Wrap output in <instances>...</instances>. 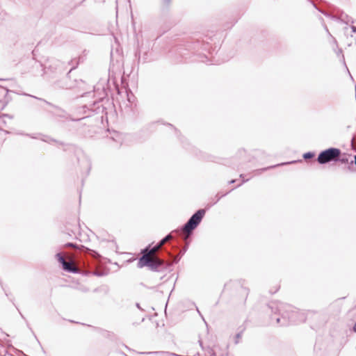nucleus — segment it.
I'll list each match as a JSON object with an SVG mask.
<instances>
[{
  "instance_id": "nucleus-1",
  "label": "nucleus",
  "mask_w": 356,
  "mask_h": 356,
  "mask_svg": "<svg viewBox=\"0 0 356 356\" xmlns=\"http://www.w3.org/2000/svg\"><path fill=\"white\" fill-rule=\"evenodd\" d=\"M268 308L273 313L270 316L271 323H275L280 326L303 323L307 318L303 312L284 302H270Z\"/></svg>"
},
{
  "instance_id": "nucleus-2",
  "label": "nucleus",
  "mask_w": 356,
  "mask_h": 356,
  "mask_svg": "<svg viewBox=\"0 0 356 356\" xmlns=\"http://www.w3.org/2000/svg\"><path fill=\"white\" fill-rule=\"evenodd\" d=\"M24 95H27L29 97H31L33 98H35L39 101H41L46 104L49 105L52 108L51 110H46L48 113L51 114L52 115L60 118L64 120H70L72 121H77L81 119H83L88 117H90L94 114H99V113H104L105 108L103 106V105L101 104L100 100H95L92 102H90L88 103H85L81 106H79L76 108V112L79 114H82L83 116L79 119H73L70 118V115L67 113V111L61 108L60 107H58L56 105H54L53 104L47 102L44 99L38 97L34 95L24 94Z\"/></svg>"
},
{
  "instance_id": "nucleus-3",
  "label": "nucleus",
  "mask_w": 356,
  "mask_h": 356,
  "mask_svg": "<svg viewBox=\"0 0 356 356\" xmlns=\"http://www.w3.org/2000/svg\"><path fill=\"white\" fill-rule=\"evenodd\" d=\"M205 209H200L195 211L184 225L181 230H179L181 234H183L184 240L190 238L193 234V230L200 225L205 215Z\"/></svg>"
},
{
  "instance_id": "nucleus-4",
  "label": "nucleus",
  "mask_w": 356,
  "mask_h": 356,
  "mask_svg": "<svg viewBox=\"0 0 356 356\" xmlns=\"http://www.w3.org/2000/svg\"><path fill=\"white\" fill-rule=\"evenodd\" d=\"M338 156H341V149L336 147H330L321 151L317 157L320 164H326L330 162H337Z\"/></svg>"
},
{
  "instance_id": "nucleus-5",
  "label": "nucleus",
  "mask_w": 356,
  "mask_h": 356,
  "mask_svg": "<svg viewBox=\"0 0 356 356\" xmlns=\"http://www.w3.org/2000/svg\"><path fill=\"white\" fill-rule=\"evenodd\" d=\"M210 47L209 42L197 40L193 42L191 48L197 53L201 62L208 63L209 58L206 53L210 54Z\"/></svg>"
},
{
  "instance_id": "nucleus-6",
  "label": "nucleus",
  "mask_w": 356,
  "mask_h": 356,
  "mask_svg": "<svg viewBox=\"0 0 356 356\" xmlns=\"http://www.w3.org/2000/svg\"><path fill=\"white\" fill-rule=\"evenodd\" d=\"M164 265V261L160 258L147 259V257H140L138 259L137 266L140 268L148 267L154 272H159V268Z\"/></svg>"
},
{
  "instance_id": "nucleus-7",
  "label": "nucleus",
  "mask_w": 356,
  "mask_h": 356,
  "mask_svg": "<svg viewBox=\"0 0 356 356\" xmlns=\"http://www.w3.org/2000/svg\"><path fill=\"white\" fill-rule=\"evenodd\" d=\"M55 257L57 259L58 261L61 264L62 268L65 271L72 273H79V269L73 265L72 261H65L64 256L61 252H58Z\"/></svg>"
},
{
  "instance_id": "nucleus-8",
  "label": "nucleus",
  "mask_w": 356,
  "mask_h": 356,
  "mask_svg": "<svg viewBox=\"0 0 356 356\" xmlns=\"http://www.w3.org/2000/svg\"><path fill=\"white\" fill-rule=\"evenodd\" d=\"M86 254H87V257L88 256H90L91 257H98V254L93 251V250H91L88 248L86 249ZM87 260H88V263H89L88 261V258L87 257ZM88 265L89 266L88 268L85 270L84 272H83V274L86 275H96V276H102L104 275V273H100L99 271H94V270H91V268L90 267V264H88Z\"/></svg>"
},
{
  "instance_id": "nucleus-9",
  "label": "nucleus",
  "mask_w": 356,
  "mask_h": 356,
  "mask_svg": "<svg viewBox=\"0 0 356 356\" xmlns=\"http://www.w3.org/2000/svg\"><path fill=\"white\" fill-rule=\"evenodd\" d=\"M177 234L178 235H181V233L179 230H174L172 231L171 233L167 234L164 238H163L159 242V245L161 246H162L163 245H164L167 241H170V240H172L174 238V235L173 234Z\"/></svg>"
},
{
  "instance_id": "nucleus-10",
  "label": "nucleus",
  "mask_w": 356,
  "mask_h": 356,
  "mask_svg": "<svg viewBox=\"0 0 356 356\" xmlns=\"http://www.w3.org/2000/svg\"><path fill=\"white\" fill-rule=\"evenodd\" d=\"M296 162H297L296 161H293L289 162V163H281V164H278V165H286V164H289V163H296ZM275 167H276V165H272V166H269V167H267V168H261V169L256 170L254 171V175H260L261 172L266 171V170H267L268 169L273 168H275Z\"/></svg>"
},
{
  "instance_id": "nucleus-11",
  "label": "nucleus",
  "mask_w": 356,
  "mask_h": 356,
  "mask_svg": "<svg viewBox=\"0 0 356 356\" xmlns=\"http://www.w3.org/2000/svg\"><path fill=\"white\" fill-rule=\"evenodd\" d=\"M229 192L225 193H218L215 197L212 200V202L208 204V207H212L216 204L222 197L227 195Z\"/></svg>"
},
{
  "instance_id": "nucleus-12",
  "label": "nucleus",
  "mask_w": 356,
  "mask_h": 356,
  "mask_svg": "<svg viewBox=\"0 0 356 356\" xmlns=\"http://www.w3.org/2000/svg\"><path fill=\"white\" fill-rule=\"evenodd\" d=\"M141 257H147V259H151V251H150V244L146 246L144 249L141 250Z\"/></svg>"
},
{
  "instance_id": "nucleus-13",
  "label": "nucleus",
  "mask_w": 356,
  "mask_h": 356,
  "mask_svg": "<svg viewBox=\"0 0 356 356\" xmlns=\"http://www.w3.org/2000/svg\"><path fill=\"white\" fill-rule=\"evenodd\" d=\"M245 327L243 326L238 327V332L236 333L235 336V343L237 344L239 343V340L241 338L243 332L245 331Z\"/></svg>"
},
{
  "instance_id": "nucleus-14",
  "label": "nucleus",
  "mask_w": 356,
  "mask_h": 356,
  "mask_svg": "<svg viewBox=\"0 0 356 356\" xmlns=\"http://www.w3.org/2000/svg\"><path fill=\"white\" fill-rule=\"evenodd\" d=\"M337 161H339L342 163H348L349 162L348 156L346 154H342L341 153V156H338Z\"/></svg>"
},
{
  "instance_id": "nucleus-15",
  "label": "nucleus",
  "mask_w": 356,
  "mask_h": 356,
  "mask_svg": "<svg viewBox=\"0 0 356 356\" xmlns=\"http://www.w3.org/2000/svg\"><path fill=\"white\" fill-rule=\"evenodd\" d=\"M185 254L182 249L179 250V254L173 256V262L177 264L181 259V257Z\"/></svg>"
},
{
  "instance_id": "nucleus-16",
  "label": "nucleus",
  "mask_w": 356,
  "mask_h": 356,
  "mask_svg": "<svg viewBox=\"0 0 356 356\" xmlns=\"http://www.w3.org/2000/svg\"><path fill=\"white\" fill-rule=\"evenodd\" d=\"M161 248V246L159 245V243H157L155 245L152 247V245L150 244V251L152 254H155Z\"/></svg>"
},
{
  "instance_id": "nucleus-17",
  "label": "nucleus",
  "mask_w": 356,
  "mask_h": 356,
  "mask_svg": "<svg viewBox=\"0 0 356 356\" xmlns=\"http://www.w3.org/2000/svg\"><path fill=\"white\" fill-rule=\"evenodd\" d=\"M314 156H315V154L314 152H307L303 154V159L305 160H308V159H312L313 157H314Z\"/></svg>"
},
{
  "instance_id": "nucleus-18",
  "label": "nucleus",
  "mask_w": 356,
  "mask_h": 356,
  "mask_svg": "<svg viewBox=\"0 0 356 356\" xmlns=\"http://www.w3.org/2000/svg\"><path fill=\"white\" fill-rule=\"evenodd\" d=\"M41 140H42V141L47 142V143H51L54 142V143H58V144H59V145H63V143H61V142H58V141H57L56 140L53 139V138H48V139L42 138Z\"/></svg>"
},
{
  "instance_id": "nucleus-19",
  "label": "nucleus",
  "mask_w": 356,
  "mask_h": 356,
  "mask_svg": "<svg viewBox=\"0 0 356 356\" xmlns=\"http://www.w3.org/2000/svg\"><path fill=\"white\" fill-rule=\"evenodd\" d=\"M180 237L182 238V240L186 243V245L182 248V250H184V252H186L187 249H188V244H189V239L190 238H188L187 240H184V238H183V234H181L180 235Z\"/></svg>"
},
{
  "instance_id": "nucleus-20",
  "label": "nucleus",
  "mask_w": 356,
  "mask_h": 356,
  "mask_svg": "<svg viewBox=\"0 0 356 356\" xmlns=\"http://www.w3.org/2000/svg\"><path fill=\"white\" fill-rule=\"evenodd\" d=\"M207 350L208 352V353L211 355V356H215L216 355V353H215V351L210 347H208L207 348Z\"/></svg>"
},
{
  "instance_id": "nucleus-21",
  "label": "nucleus",
  "mask_w": 356,
  "mask_h": 356,
  "mask_svg": "<svg viewBox=\"0 0 356 356\" xmlns=\"http://www.w3.org/2000/svg\"><path fill=\"white\" fill-rule=\"evenodd\" d=\"M65 246L66 248H76L77 247V245L76 243H67Z\"/></svg>"
},
{
  "instance_id": "nucleus-22",
  "label": "nucleus",
  "mask_w": 356,
  "mask_h": 356,
  "mask_svg": "<svg viewBox=\"0 0 356 356\" xmlns=\"http://www.w3.org/2000/svg\"><path fill=\"white\" fill-rule=\"evenodd\" d=\"M171 1L172 0H163V4L165 6H168L170 4Z\"/></svg>"
},
{
  "instance_id": "nucleus-23",
  "label": "nucleus",
  "mask_w": 356,
  "mask_h": 356,
  "mask_svg": "<svg viewBox=\"0 0 356 356\" xmlns=\"http://www.w3.org/2000/svg\"><path fill=\"white\" fill-rule=\"evenodd\" d=\"M142 353L143 354H148V355H151V354L158 355V354L161 353V352L155 351V352H147V353Z\"/></svg>"
},
{
  "instance_id": "nucleus-24",
  "label": "nucleus",
  "mask_w": 356,
  "mask_h": 356,
  "mask_svg": "<svg viewBox=\"0 0 356 356\" xmlns=\"http://www.w3.org/2000/svg\"><path fill=\"white\" fill-rule=\"evenodd\" d=\"M351 30L353 33H356V26H351Z\"/></svg>"
},
{
  "instance_id": "nucleus-25",
  "label": "nucleus",
  "mask_w": 356,
  "mask_h": 356,
  "mask_svg": "<svg viewBox=\"0 0 356 356\" xmlns=\"http://www.w3.org/2000/svg\"><path fill=\"white\" fill-rule=\"evenodd\" d=\"M236 181V179H232L231 181H229V184H232L235 183Z\"/></svg>"
},
{
  "instance_id": "nucleus-26",
  "label": "nucleus",
  "mask_w": 356,
  "mask_h": 356,
  "mask_svg": "<svg viewBox=\"0 0 356 356\" xmlns=\"http://www.w3.org/2000/svg\"><path fill=\"white\" fill-rule=\"evenodd\" d=\"M198 342H199V343H200V346L202 347V349H204V347H203V346H202V341L200 339V340L198 341Z\"/></svg>"
},
{
  "instance_id": "nucleus-27",
  "label": "nucleus",
  "mask_w": 356,
  "mask_h": 356,
  "mask_svg": "<svg viewBox=\"0 0 356 356\" xmlns=\"http://www.w3.org/2000/svg\"><path fill=\"white\" fill-rule=\"evenodd\" d=\"M136 307L139 309H141L142 310V308L140 307V304L139 303H136Z\"/></svg>"
},
{
  "instance_id": "nucleus-28",
  "label": "nucleus",
  "mask_w": 356,
  "mask_h": 356,
  "mask_svg": "<svg viewBox=\"0 0 356 356\" xmlns=\"http://www.w3.org/2000/svg\"><path fill=\"white\" fill-rule=\"evenodd\" d=\"M250 179H246L245 180H243L242 183L238 185L241 186L243 183H245V181H248Z\"/></svg>"
},
{
  "instance_id": "nucleus-29",
  "label": "nucleus",
  "mask_w": 356,
  "mask_h": 356,
  "mask_svg": "<svg viewBox=\"0 0 356 356\" xmlns=\"http://www.w3.org/2000/svg\"><path fill=\"white\" fill-rule=\"evenodd\" d=\"M75 67H72V68L70 70V71L68 72V74H69V73H70V72H72V70H74Z\"/></svg>"
},
{
  "instance_id": "nucleus-30",
  "label": "nucleus",
  "mask_w": 356,
  "mask_h": 356,
  "mask_svg": "<svg viewBox=\"0 0 356 356\" xmlns=\"http://www.w3.org/2000/svg\"><path fill=\"white\" fill-rule=\"evenodd\" d=\"M10 302H13V305H15L14 299H13V298H10Z\"/></svg>"
},
{
  "instance_id": "nucleus-31",
  "label": "nucleus",
  "mask_w": 356,
  "mask_h": 356,
  "mask_svg": "<svg viewBox=\"0 0 356 356\" xmlns=\"http://www.w3.org/2000/svg\"><path fill=\"white\" fill-rule=\"evenodd\" d=\"M5 116L9 118H12V117L10 115H9L8 114H6Z\"/></svg>"
},
{
  "instance_id": "nucleus-32",
  "label": "nucleus",
  "mask_w": 356,
  "mask_h": 356,
  "mask_svg": "<svg viewBox=\"0 0 356 356\" xmlns=\"http://www.w3.org/2000/svg\"><path fill=\"white\" fill-rule=\"evenodd\" d=\"M172 355L173 356H181V355H179L175 354V353H172Z\"/></svg>"
},
{
  "instance_id": "nucleus-33",
  "label": "nucleus",
  "mask_w": 356,
  "mask_h": 356,
  "mask_svg": "<svg viewBox=\"0 0 356 356\" xmlns=\"http://www.w3.org/2000/svg\"><path fill=\"white\" fill-rule=\"evenodd\" d=\"M90 93H88V95H85L83 97L85 98V97H87L88 96H90Z\"/></svg>"
},
{
  "instance_id": "nucleus-34",
  "label": "nucleus",
  "mask_w": 356,
  "mask_h": 356,
  "mask_svg": "<svg viewBox=\"0 0 356 356\" xmlns=\"http://www.w3.org/2000/svg\"><path fill=\"white\" fill-rule=\"evenodd\" d=\"M240 177H241V178H243V174H241V175H240Z\"/></svg>"
},
{
  "instance_id": "nucleus-35",
  "label": "nucleus",
  "mask_w": 356,
  "mask_h": 356,
  "mask_svg": "<svg viewBox=\"0 0 356 356\" xmlns=\"http://www.w3.org/2000/svg\"><path fill=\"white\" fill-rule=\"evenodd\" d=\"M19 312L21 316L24 318V317L23 314H22V313L20 312Z\"/></svg>"
},
{
  "instance_id": "nucleus-36",
  "label": "nucleus",
  "mask_w": 356,
  "mask_h": 356,
  "mask_svg": "<svg viewBox=\"0 0 356 356\" xmlns=\"http://www.w3.org/2000/svg\"><path fill=\"white\" fill-rule=\"evenodd\" d=\"M5 294L6 296H8V293L6 291H5Z\"/></svg>"
},
{
  "instance_id": "nucleus-37",
  "label": "nucleus",
  "mask_w": 356,
  "mask_h": 356,
  "mask_svg": "<svg viewBox=\"0 0 356 356\" xmlns=\"http://www.w3.org/2000/svg\"><path fill=\"white\" fill-rule=\"evenodd\" d=\"M15 305V307L17 308V311L19 312V309L17 307V305Z\"/></svg>"
},
{
  "instance_id": "nucleus-38",
  "label": "nucleus",
  "mask_w": 356,
  "mask_h": 356,
  "mask_svg": "<svg viewBox=\"0 0 356 356\" xmlns=\"http://www.w3.org/2000/svg\"><path fill=\"white\" fill-rule=\"evenodd\" d=\"M325 30L327 33H329L327 28L325 26Z\"/></svg>"
}]
</instances>
